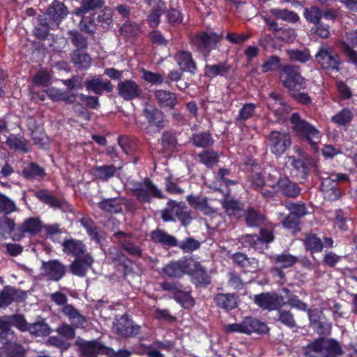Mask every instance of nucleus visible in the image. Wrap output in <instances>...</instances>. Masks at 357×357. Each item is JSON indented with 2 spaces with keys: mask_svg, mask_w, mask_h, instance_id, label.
Here are the masks:
<instances>
[{
  "mask_svg": "<svg viewBox=\"0 0 357 357\" xmlns=\"http://www.w3.org/2000/svg\"><path fill=\"white\" fill-rule=\"evenodd\" d=\"M43 94L40 96V100L44 101L45 96H48L53 101H63L66 103L73 104V109L79 115L86 119H89V96L71 93L73 91H42Z\"/></svg>",
  "mask_w": 357,
  "mask_h": 357,
  "instance_id": "nucleus-1",
  "label": "nucleus"
},
{
  "mask_svg": "<svg viewBox=\"0 0 357 357\" xmlns=\"http://www.w3.org/2000/svg\"><path fill=\"white\" fill-rule=\"evenodd\" d=\"M151 240L155 244L160 245L165 249L178 247L183 253H191L200 248V242L192 238L188 237L181 241L165 231L156 229L150 232Z\"/></svg>",
  "mask_w": 357,
  "mask_h": 357,
  "instance_id": "nucleus-2",
  "label": "nucleus"
},
{
  "mask_svg": "<svg viewBox=\"0 0 357 357\" xmlns=\"http://www.w3.org/2000/svg\"><path fill=\"white\" fill-rule=\"evenodd\" d=\"M290 121L299 139L307 144L313 152L317 153L322 137L321 132L312 124L302 119L298 113L291 114Z\"/></svg>",
  "mask_w": 357,
  "mask_h": 357,
  "instance_id": "nucleus-3",
  "label": "nucleus"
},
{
  "mask_svg": "<svg viewBox=\"0 0 357 357\" xmlns=\"http://www.w3.org/2000/svg\"><path fill=\"white\" fill-rule=\"evenodd\" d=\"M130 193L142 204L151 203L153 199H162L165 196L158 186L149 178L131 183Z\"/></svg>",
  "mask_w": 357,
  "mask_h": 357,
  "instance_id": "nucleus-4",
  "label": "nucleus"
},
{
  "mask_svg": "<svg viewBox=\"0 0 357 357\" xmlns=\"http://www.w3.org/2000/svg\"><path fill=\"white\" fill-rule=\"evenodd\" d=\"M62 312L69 319L71 325L62 323L55 331L66 340H72L75 337V329L84 327V324L86 322V317L82 315L72 305L64 306Z\"/></svg>",
  "mask_w": 357,
  "mask_h": 357,
  "instance_id": "nucleus-5",
  "label": "nucleus"
},
{
  "mask_svg": "<svg viewBox=\"0 0 357 357\" xmlns=\"http://www.w3.org/2000/svg\"><path fill=\"white\" fill-rule=\"evenodd\" d=\"M22 324H25V322L20 318V313L0 317V343L4 345L13 340H17V335L12 327L22 332L25 329Z\"/></svg>",
  "mask_w": 357,
  "mask_h": 357,
  "instance_id": "nucleus-6",
  "label": "nucleus"
},
{
  "mask_svg": "<svg viewBox=\"0 0 357 357\" xmlns=\"http://www.w3.org/2000/svg\"><path fill=\"white\" fill-rule=\"evenodd\" d=\"M222 38V33L202 31L191 37V43L204 57H207L210 52L216 48V45Z\"/></svg>",
  "mask_w": 357,
  "mask_h": 357,
  "instance_id": "nucleus-7",
  "label": "nucleus"
},
{
  "mask_svg": "<svg viewBox=\"0 0 357 357\" xmlns=\"http://www.w3.org/2000/svg\"><path fill=\"white\" fill-rule=\"evenodd\" d=\"M326 353L343 354V350L340 343L334 339L319 337L303 347L304 355L318 356L322 351Z\"/></svg>",
  "mask_w": 357,
  "mask_h": 357,
  "instance_id": "nucleus-8",
  "label": "nucleus"
},
{
  "mask_svg": "<svg viewBox=\"0 0 357 357\" xmlns=\"http://www.w3.org/2000/svg\"><path fill=\"white\" fill-rule=\"evenodd\" d=\"M270 151L275 158H280L292 144L289 133L272 130L267 137Z\"/></svg>",
  "mask_w": 357,
  "mask_h": 357,
  "instance_id": "nucleus-9",
  "label": "nucleus"
},
{
  "mask_svg": "<svg viewBox=\"0 0 357 357\" xmlns=\"http://www.w3.org/2000/svg\"><path fill=\"white\" fill-rule=\"evenodd\" d=\"M301 68L297 65H284L280 71V78L287 89L305 88V79L301 74Z\"/></svg>",
  "mask_w": 357,
  "mask_h": 357,
  "instance_id": "nucleus-10",
  "label": "nucleus"
},
{
  "mask_svg": "<svg viewBox=\"0 0 357 357\" xmlns=\"http://www.w3.org/2000/svg\"><path fill=\"white\" fill-rule=\"evenodd\" d=\"M254 303L261 309L268 311L278 310L286 305L282 296L275 292H263L254 296Z\"/></svg>",
  "mask_w": 357,
  "mask_h": 357,
  "instance_id": "nucleus-11",
  "label": "nucleus"
},
{
  "mask_svg": "<svg viewBox=\"0 0 357 357\" xmlns=\"http://www.w3.org/2000/svg\"><path fill=\"white\" fill-rule=\"evenodd\" d=\"M189 264L187 274L191 277L192 282L197 287H206L211 284V276L200 262L195 261L192 257H190Z\"/></svg>",
  "mask_w": 357,
  "mask_h": 357,
  "instance_id": "nucleus-12",
  "label": "nucleus"
},
{
  "mask_svg": "<svg viewBox=\"0 0 357 357\" xmlns=\"http://www.w3.org/2000/svg\"><path fill=\"white\" fill-rule=\"evenodd\" d=\"M317 63L324 69L339 70L341 63L339 55L331 47H321L315 55Z\"/></svg>",
  "mask_w": 357,
  "mask_h": 357,
  "instance_id": "nucleus-13",
  "label": "nucleus"
},
{
  "mask_svg": "<svg viewBox=\"0 0 357 357\" xmlns=\"http://www.w3.org/2000/svg\"><path fill=\"white\" fill-rule=\"evenodd\" d=\"M43 227V223L38 218H29L17 227V233L14 234V241H20L26 234L31 236H36L41 231Z\"/></svg>",
  "mask_w": 357,
  "mask_h": 357,
  "instance_id": "nucleus-14",
  "label": "nucleus"
},
{
  "mask_svg": "<svg viewBox=\"0 0 357 357\" xmlns=\"http://www.w3.org/2000/svg\"><path fill=\"white\" fill-rule=\"evenodd\" d=\"M291 161V174L293 176L305 179L309 175L310 168L313 165V159L310 157H289Z\"/></svg>",
  "mask_w": 357,
  "mask_h": 357,
  "instance_id": "nucleus-15",
  "label": "nucleus"
},
{
  "mask_svg": "<svg viewBox=\"0 0 357 357\" xmlns=\"http://www.w3.org/2000/svg\"><path fill=\"white\" fill-rule=\"evenodd\" d=\"M26 297V291L10 285L5 286L0 291V308H6L13 302H24Z\"/></svg>",
  "mask_w": 357,
  "mask_h": 357,
  "instance_id": "nucleus-16",
  "label": "nucleus"
},
{
  "mask_svg": "<svg viewBox=\"0 0 357 357\" xmlns=\"http://www.w3.org/2000/svg\"><path fill=\"white\" fill-rule=\"evenodd\" d=\"M42 268L47 280L54 282L59 281L67 272L66 266L57 259L43 261Z\"/></svg>",
  "mask_w": 357,
  "mask_h": 357,
  "instance_id": "nucleus-17",
  "label": "nucleus"
},
{
  "mask_svg": "<svg viewBox=\"0 0 357 357\" xmlns=\"http://www.w3.org/2000/svg\"><path fill=\"white\" fill-rule=\"evenodd\" d=\"M115 328L116 333L123 337H136L142 332L140 326L134 324L126 314L117 320Z\"/></svg>",
  "mask_w": 357,
  "mask_h": 357,
  "instance_id": "nucleus-18",
  "label": "nucleus"
},
{
  "mask_svg": "<svg viewBox=\"0 0 357 357\" xmlns=\"http://www.w3.org/2000/svg\"><path fill=\"white\" fill-rule=\"evenodd\" d=\"M222 207L225 213L230 218L240 219L244 212V203L230 196L225 197L221 202Z\"/></svg>",
  "mask_w": 357,
  "mask_h": 357,
  "instance_id": "nucleus-19",
  "label": "nucleus"
},
{
  "mask_svg": "<svg viewBox=\"0 0 357 357\" xmlns=\"http://www.w3.org/2000/svg\"><path fill=\"white\" fill-rule=\"evenodd\" d=\"M190 257L178 261H172L162 268V273L169 278H181L187 273Z\"/></svg>",
  "mask_w": 357,
  "mask_h": 357,
  "instance_id": "nucleus-20",
  "label": "nucleus"
},
{
  "mask_svg": "<svg viewBox=\"0 0 357 357\" xmlns=\"http://www.w3.org/2000/svg\"><path fill=\"white\" fill-rule=\"evenodd\" d=\"M276 192H280L284 197L295 199L300 195L301 188L297 183L291 181L289 176L280 175V183Z\"/></svg>",
  "mask_w": 357,
  "mask_h": 357,
  "instance_id": "nucleus-21",
  "label": "nucleus"
},
{
  "mask_svg": "<svg viewBox=\"0 0 357 357\" xmlns=\"http://www.w3.org/2000/svg\"><path fill=\"white\" fill-rule=\"evenodd\" d=\"M20 318L25 322V326H24L25 329L22 330V333L28 331L31 335L34 337H43L48 336L52 332L51 328L44 319L29 324L27 322L24 314H20ZM23 324L24 325V324Z\"/></svg>",
  "mask_w": 357,
  "mask_h": 357,
  "instance_id": "nucleus-22",
  "label": "nucleus"
},
{
  "mask_svg": "<svg viewBox=\"0 0 357 357\" xmlns=\"http://www.w3.org/2000/svg\"><path fill=\"white\" fill-rule=\"evenodd\" d=\"M231 259L245 273H255L258 270V260L254 257H248L243 252L234 253L231 256Z\"/></svg>",
  "mask_w": 357,
  "mask_h": 357,
  "instance_id": "nucleus-23",
  "label": "nucleus"
},
{
  "mask_svg": "<svg viewBox=\"0 0 357 357\" xmlns=\"http://www.w3.org/2000/svg\"><path fill=\"white\" fill-rule=\"evenodd\" d=\"M143 114L151 126L160 130L165 127V116L162 112L155 107L146 105Z\"/></svg>",
  "mask_w": 357,
  "mask_h": 357,
  "instance_id": "nucleus-24",
  "label": "nucleus"
},
{
  "mask_svg": "<svg viewBox=\"0 0 357 357\" xmlns=\"http://www.w3.org/2000/svg\"><path fill=\"white\" fill-rule=\"evenodd\" d=\"M44 14L47 15L49 20L56 23L58 26L64 17L67 16L68 10L63 3L54 0Z\"/></svg>",
  "mask_w": 357,
  "mask_h": 357,
  "instance_id": "nucleus-25",
  "label": "nucleus"
},
{
  "mask_svg": "<svg viewBox=\"0 0 357 357\" xmlns=\"http://www.w3.org/2000/svg\"><path fill=\"white\" fill-rule=\"evenodd\" d=\"M243 217L246 225L249 227H260L266 221V215L252 206H249L244 211Z\"/></svg>",
  "mask_w": 357,
  "mask_h": 357,
  "instance_id": "nucleus-26",
  "label": "nucleus"
},
{
  "mask_svg": "<svg viewBox=\"0 0 357 357\" xmlns=\"http://www.w3.org/2000/svg\"><path fill=\"white\" fill-rule=\"evenodd\" d=\"M238 295L234 293H218L213 297V302L218 308L229 311L238 306Z\"/></svg>",
  "mask_w": 357,
  "mask_h": 357,
  "instance_id": "nucleus-27",
  "label": "nucleus"
},
{
  "mask_svg": "<svg viewBox=\"0 0 357 357\" xmlns=\"http://www.w3.org/2000/svg\"><path fill=\"white\" fill-rule=\"evenodd\" d=\"M61 245L63 252L68 256L77 258L86 255V246L81 241L66 238Z\"/></svg>",
  "mask_w": 357,
  "mask_h": 357,
  "instance_id": "nucleus-28",
  "label": "nucleus"
},
{
  "mask_svg": "<svg viewBox=\"0 0 357 357\" xmlns=\"http://www.w3.org/2000/svg\"><path fill=\"white\" fill-rule=\"evenodd\" d=\"M174 59L181 71L195 73L197 70L196 63L190 52L178 51L175 54Z\"/></svg>",
  "mask_w": 357,
  "mask_h": 357,
  "instance_id": "nucleus-29",
  "label": "nucleus"
},
{
  "mask_svg": "<svg viewBox=\"0 0 357 357\" xmlns=\"http://www.w3.org/2000/svg\"><path fill=\"white\" fill-rule=\"evenodd\" d=\"M321 191L325 197L331 201L338 200L342 195L339 184L331 179H324L321 185Z\"/></svg>",
  "mask_w": 357,
  "mask_h": 357,
  "instance_id": "nucleus-30",
  "label": "nucleus"
},
{
  "mask_svg": "<svg viewBox=\"0 0 357 357\" xmlns=\"http://www.w3.org/2000/svg\"><path fill=\"white\" fill-rule=\"evenodd\" d=\"M303 244L305 251L311 254L319 253L323 250L322 240L314 233L305 234Z\"/></svg>",
  "mask_w": 357,
  "mask_h": 357,
  "instance_id": "nucleus-31",
  "label": "nucleus"
},
{
  "mask_svg": "<svg viewBox=\"0 0 357 357\" xmlns=\"http://www.w3.org/2000/svg\"><path fill=\"white\" fill-rule=\"evenodd\" d=\"M117 142L123 151L127 155H132L139 148V142L136 137L127 135L118 137Z\"/></svg>",
  "mask_w": 357,
  "mask_h": 357,
  "instance_id": "nucleus-32",
  "label": "nucleus"
},
{
  "mask_svg": "<svg viewBox=\"0 0 357 357\" xmlns=\"http://www.w3.org/2000/svg\"><path fill=\"white\" fill-rule=\"evenodd\" d=\"M186 200L195 209L200 211L206 215H210L214 213V210L208 205L206 197L200 198L192 195H188Z\"/></svg>",
  "mask_w": 357,
  "mask_h": 357,
  "instance_id": "nucleus-33",
  "label": "nucleus"
},
{
  "mask_svg": "<svg viewBox=\"0 0 357 357\" xmlns=\"http://www.w3.org/2000/svg\"><path fill=\"white\" fill-rule=\"evenodd\" d=\"M46 175L45 169L34 162H30L22 172V176L29 181L42 179L45 177Z\"/></svg>",
  "mask_w": 357,
  "mask_h": 357,
  "instance_id": "nucleus-34",
  "label": "nucleus"
},
{
  "mask_svg": "<svg viewBox=\"0 0 357 357\" xmlns=\"http://www.w3.org/2000/svg\"><path fill=\"white\" fill-rule=\"evenodd\" d=\"M34 196L43 204L48 205L51 208H61L62 202L54 195H52L47 189H41L34 193Z\"/></svg>",
  "mask_w": 357,
  "mask_h": 357,
  "instance_id": "nucleus-35",
  "label": "nucleus"
},
{
  "mask_svg": "<svg viewBox=\"0 0 357 357\" xmlns=\"http://www.w3.org/2000/svg\"><path fill=\"white\" fill-rule=\"evenodd\" d=\"M38 24L35 26L33 33L34 36L40 40H45L49 35L50 29V20L47 15L43 13L37 17Z\"/></svg>",
  "mask_w": 357,
  "mask_h": 357,
  "instance_id": "nucleus-36",
  "label": "nucleus"
},
{
  "mask_svg": "<svg viewBox=\"0 0 357 357\" xmlns=\"http://www.w3.org/2000/svg\"><path fill=\"white\" fill-rule=\"evenodd\" d=\"M155 97L162 108L172 109L177 104V97L170 91H155Z\"/></svg>",
  "mask_w": 357,
  "mask_h": 357,
  "instance_id": "nucleus-37",
  "label": "nucleus"
},
{
  "mask_svg": "<svg viewBox=\"0 0 357 357\" xmlns=\"http://www.w3.org/2000/svg\"><path fill=\"white\" fill-rule=\"evenodd\" d=\"M82 257L75 258V260L70 265V270L75 275H85L87 268L89 266V254L86 253Z\"/></svg>",
  "mask_w": 357,
  "mask_h": 357,
  "instance_id": "nucleus-38",
  "label": "nucleus"
},
{
  "mask_svg": "<svg viewBox=\"0 0 357 357\" xmlns=\"http://www.w3.org/2000/svg\"><path fill=\"white\" fill-rule=\"evenodd\" d=\"M244 319V326H245V330L247 331L245 334H251L252 333H257L259 334H264L266 333L268 328L267 325L260 321L259 320L252 317H246Z\"/></svg>",
  "mask_w": 357,
  "mask_h": 357,
  "instance_id": "nucleus-39",
  "label": "nucleus"
},
{
  "mask_svg": "<svg viewBox=\"0 0 357 357\" xmlns=\"http://www.w3.org/2000/svg\"><path fill=\"white\" fill-rule=\"evenodd\" d=\"M141 33V27L137 22H126L120 29V33L128 41H132Z\"/></svg>",
  "mask_w": 357,
  "mask_h": 357,
  "instance_id": "nucleus-40",
  "label": "nucleus"
},
{
  "mask_svg": "<svg viewBox=\"0 0 357 357\" xmlns=\"http://www.w3.org/2000/svg\"><path fill=\"white\" fill-rule=\"evenodd\" d=\"M190 141L195 146L203 149L211 147L214 144L212 135L208 131L193 134Z\"/></svg>",
  "mask_w": 357,
  "mask_h": 357,
  "instance_id": "nucleus-41",
  "label": "nucleus"
},
{
  "mask_svg": "<svg viewBox=\"0 0 357 357\" xmlns=\"http://www.w3.org/2000/svg\"><path fill=\"white\" fill-rule=\"evenodd\" d=\"M89 12V0H83L81 2V6L74 10L73 13L76 16L82 17L79 24V27L81 31L89 33V19L83 15Z\"/></svg>",
  "mask_w": 357,
  "mask_h": 357,
  "instance_id": "nucleus-42",
  "label": "nucleus"
},
{
  "mask_svg": "<svg viewBox=\"0 0 357 357\" xmlns=\"http://www.w3.org/2000/svg\"><path fill=\"white\" fill-rule=\"evenodd\" d=\"M17 229L14 220L6 216L0 219V237L6 238L10 236L14 240Z\"/></svg>",
  "mask_w": 357,
  "mask_h": 357,
  "instance_id": "nucleus-43",
  "label": "nucleus"
},
{
  "mask_svg": "<svg viewBox=\"0 0 357 357\" xmlns=\"http://www.w3.org/2000/svg\"><path fill=\"white\" fill-rule=\"evenodd\" d=\"M175 207V216L183 227H188L193 220L192 211L182 202L178 203L176 202Z\"/></svg>",
  "mask_w": 357,
  "mask_h": 357,
  "instance_id": "nucleus-44",
  "label": "nucleus"
},
{
  "mask_svg": "<svg viewBox=\"0 0 357 357\" xmlns=\"http://www.w3.org/2000/svg\"><path fill=\"white\" fill-rule=\"evenodd\" d=\"M231 67L227 61H224L214 65H206L205 73L208 77H214L218 75L225 76L231 70Z\"/></svg>",
  "mask_w": 357,
  "mask_h": 357,
  "instance_id": "nucleus-45",
  "label": "nucleus"
},
{
  "mask_svg": "<svg viewBox=\"0 0 357 357\" xmlns=\"http://www.w3.org/2000/svg\"><path fill=\"white\" fill-rule=\"evenodd\" d=\"M271 261L275 265H278L283 268H287L293 266L297 262L298 259L297 257L294 256L289 253L282 252L281 254L275 255L271 258Z\"/></svg>",
  "mask_w": 357,
  "mask_h": 357,
  "instance_id": "nucleus-46",
  "label": "nucleus"
},
{
  "mask_svg": "<svg viewBox=\"0 0 357 357\" xmlns=\"http://www.w3.org/2000/svg\"><path fill=\"white\" fill-rule=\"evenodd\" d=\"M98 205L102 211L111 214H116L122 211V202L120 198L105 199Z\"/></svg>",
  "mask_w": 357,
  "mask_h": 357,
  "instance_id": "nucleus-47",
  "label": "nucleus"
},
{
  "mask_svg": "<svg viewBox=\"0 0 357 357\" xmlns=\"http://www.w3.org/2000/svg\"><path fill=\"white\" fill-rule=\"evenodd\" d=\"M6 144L10 149L20 151L23 153H28L30 151L28 141L19 135H10L7 137Z\"/></svg>",
  "mask_w": 357,
  "mask_h": 357,
  "instance_id": "nucleus-48",
  "label": "nucleus"
},
{
  "mask_svg": "<svg viewBox=\"0 0 357 357\" xmlns=\"http://www.w3.org/2000/svg\"><path fill=\"white\" fill-rule=\"evenodd\" d=\"M269 12L275 18L291 23H296L300 19L297 13L288 9L272 8Z\"/></svg>",
  "mask_w": 357,
  "mask_h": 357,
  "instance_id": "nucleus-49",
  "label": "nucleus"
},
{
  "mask_svg": "<svg viewBox=\"0 0 357 357\" xmlns=\"http://www.w3.org/2000/svg\"><path fill=\"white\" fill-rule=\"evenodd\" d=\"M198 158L207 168H212L218 163L220 155L214 150H204L198 154Z\"/></svg>",
  "mask_w": 357,
  "mask_h": 357,
  "instance_id": "nucleus-50",
  "label": "nucleus"
},
{
  "mask_svg": "<svg viewBox=\"0 0 357 357\" xmlns=\"http://www.w3.org/2000/svg\"><path fill=\"white\" fill-rule=\"evenodd\" d=\"M116 167L114 165L96 166L93 168L95 176L102 181H108L116 173Z\"/></svg>",
  "mask_w": 357,
  "mask_h": 357,
  "instance_id": "nucleus-51",
  "label": "nucleus"
},
{
  "mask_svg": "<svg viewBox=\"0 0 357 357\" xmlns=\"http://www.w3.org/2000/svg\"><path fill=\"white\" fill-rule=\"evenodd\" d=\"M112 348L105 345L99 340H91V357H97L98 355L112 357Z\"/></svg>",
  "mask_w": 357,
  "mask_h": 357,
  "instance_id": "nucleus-52",
  "label": "nucleus"
},
{
  "mask_svg": "<svg viewBox=\"0 0 357 357\" xmlns=\"http://www.w3.org/2000/svg\"><path fill=\"white\" fill-rule=\"evenodd\" d=\"M354 119L352 112L348 108H343L341 111L333 116L331 121L340 126H347Z\"/></svg>",
  "mask_w": 357,
  "mask_h": 357,
  "instance_id": "nucleus-53",
  "label": "nucleus"
},
{
  "mask_svg": "<svg viewBox=\"0 0 357 357\" xmlns=\"http://www.w3.org/2000/svg\"><path fill=\"white\" fill-rule=\"evenodd\" d=\"M282 292H284L287 298L288 301L286 302V304L289 305L292 307H295L298 310L302 311H306L307 308V305L299 299L298 296L296 294H294L290 289L287 287H283L282 289Z\"/></svg>",
  "mask_w": 357,
  "mask_h": 357,
  "instance_id": "nucleus-54",
  "label": "nucleus"
},
{
  "mask_svg": "<svg viewBox=\"0 0 357 357\" xmlns=\"http://www.w3.org/2000/svg\"><path fill=\"white\" fill-rule=\"evenodd\" d=\"M285 207L289 211V214L299 219L307 213L306 204L302 202H289L286 204Z\"/></svg>",
  "mask_w": 357,
  "mask_h": 357,
  "instance_id": "nucleus-55",
  "label": "nucleus"
},
{
  "mask_svg": "<svg viewBox=\"0 0 357 357\" xmlns=\"http://www.w3.org/2000/svg\"><path fill=\"white\" fill-rule=\"evenodd\" d=\"M303 16L307 22L313 24L314 26L319 24L321 22V8L317 6L305 8Z\"/></svg>",
  "mask_w": 357,
  "mask_h": 357,
  "instance_id": "nucleus-56",
  "label": "nucleus"
},
{
  "mask_svg": "<svg viewBox=\"0 0 357 357\" xmlns=\"http://www.w3.org/2000/svg\"><path fill=\"white\" fill-rule=\"evenodd\" d=\"M350 220L349 215L342 209H337L334 213V225L342 231H347V222Z\"/></svg>",
  "mask_w": 357,
  "mask_h": 357,
  "instance_id": "nucleus-57",
  "label": "nucleus"
},
{
  "mask_svg": "<svg viewBox=\"0 0 357 357\" xmlns=\"http://www.w3.org/2000/svg\"><path fill=\"white\" fill-rule=\"evenodd\" d=\"M72 59L79 68H87L89 66V56L85 50H74L72 53Z\"/></svg>",
  "mask_w": 357,
  "mask_h": 357,
  "instance_id": "nucleus-58",
  "label": "nucleus"
},
{
  "mask_svg": "<svg viewBox=\"0 0 357 357\" xmlns=\"http://www.w3.org/2000/svg\"><path fill=\"white\" fill-rule=\"evenodd\" d=\"M257 106L253 103H245L239 110L238 116L236 117V123H244L251 119L255 111Z\"/></svg>",
  "mask_w": 357,
  "mask_h": 357,
  "instance_id": "nucleus-59",
  "label": "nucleus"
},
{
  "mask_svg": "<svg viewBox=\"0 0 357 357\" xmlns=\"http://www.w3.org/2000/svg\"><path fill=\"white\" fill-rule=\"evenodd\" d=\"M174 299L183 307L186 308L195 305V300L188 291H182L181 289L174 293Z\"/></svg>",
  "mask_w": 357,
  "mask_h": 357,
  "instance_id": "nucleus-60",
  "label": "nucleus"
},
{
  "mask_svg": "<svg viewBox=\"0 0 357 357\" xmlns=\"http://www.w3.org/2000/svg\"><path fill=\"white\" fill-rule=\"evenodd\" d=\"M161 144L165 151H172L176 148L178 142L176 134L171 131H165L161 138Z\"/></svg>",
  "mask_w": 357,
  "mask_h": 357,
  "instance_id": "nucleus-61",
  "label": "nucleus"
},
{
  "mask_svg": "<svg viewBox=\"0 0 357 357\" xmlns=\"http://www.w3.org/2000/svg\"><path fill=\"white\" fill-rule=\"evenodd\" d=\"M3 346L9 357H24L26 349L17 340H13L10 343L5 344Z\"/></svg>",
  "mask_w": 357,
  "mask_h": 357,
  "instance_id": "nucleus-62",
  "label": "nucleus"
},
{
  "mask_svg": "<svg viewBox=\"0 0 357 357\" xmlns=\"http://www.w3.org/2000/svg\"><path fill=\"white\" fill-rule=\"evenodd\" d=\"M115 252L112 254V260L114 262H117L119 265L123 267L124 274L126 275L131 271L130 265L132 264L130 260L122 252L117 249H114ZM112 255V252L109 253Z\"/></svg>",
  "mask_w": 357,
  "mask_h": 357,
  "instance_id": "nucleus-63",
  "label": "nucleus"
},
{
  "mask_svg": "<svg viewBox=\"0 0 357 357\" xmlns=\"http://www.w3.org/2000/svg\"><path fill=\"white\" fill-rule=\"evenodd\" d=\"M239 243L241 246L248 249H254L255 250L260 249L258 236L256 234H245L241 237Z\"/></svg>",
  "mask_w": 357,
  "mask_h": 357,
  "instance_id": "nucleus-64",
  "label": "nucleus"
}]
</instances>
